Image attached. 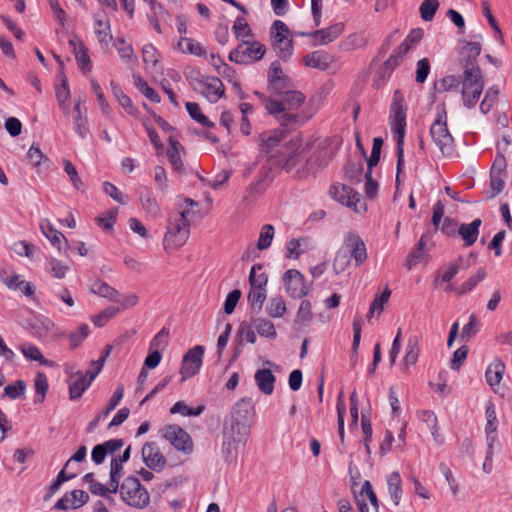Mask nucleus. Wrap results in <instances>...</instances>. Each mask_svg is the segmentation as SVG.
<instances>
[{"label": "nucleus", "instance_id": "1", "mask_svg": "<svg viewBox=\"0 0 512 512\" xmlns=\"http://www.w3.org/2000/svg\"><path fill=\"white\" fill-rule=\"evenodd\" d=\"M250 431L249 403L241 399L235 404L223 426L222 455L226 462H236L239 449L246 445Z\"/></svg>", "mask_w": 512, "mask_h": 512}, {"label": "nucleus", "instance_id": "2", "mask_svg": "<svg viewBox=\"0 0 512 512\" xmlns=\"http://www.w3.org/2000/svg\"><path fill=\"white\" fill-rule=\"evenodd\" d=\"M255 94L259 97L267 112L271 115H274L279 124L282 126H301L304 125L306 121L312 116L311 112H307L305 110L301 111L300 113L293 112L294 110H297L301 107L305 99L303 94L299 91L286 92L282 102L269 99L257 91Z\"/></svg>", "mask_w": 512, "mask_h": 512}, {"label": "nucleus", "instance_id": "3", "mask_svg": "<svg viewBox=\"0 0 512 512\" xmlns=\"http://www.w3.org/2000/svg\"><path fill=\"white\" fill-rule=\"evenodd\" d=\"M461 86L463 105L467 108L475 107L484 89V80L480 69L478 67L465 69Z\"/></svg>", "mask_w": 512, "mask_h": 512}, {"label": "nucleus", "instance_id": "4", "mask_svg": "<svg viewBox=\"0 0 512 512\" xmlns=\"http://www.w3.org/2000/svg\"><path fill=\"white\" fill-rule=\"evenodd\" d=\"M118 489L121 499L131 507L143 509L149 504V493L136 477L129 476L125 478Z\"/></svg>", "mask_w": 512, "mask_h": 512}, {"label": "nucleus", "instance_id": "5", "mask_svg": "<svg viewBox=\"0 0 512 512\" xmlns=\"http://www.w3.org/2000/svg\"><path fill=\"white\" fill-rule=\"evenodd\" d=\"M190 235V225L170 218L163 239V247L167 252H173L182 247Z\"/></svg>", "mask_w": 512, "mask_h": 512}, {"label": "nucleus", "instance_id": "6", "mask_svg": "<svg viewBox=\"0 0 512 512\" xmlns=\"http://www.w3.org/2000/svg\"><path fill=\"white\" fill-rule=\"evenodd\" d=\"M271 38L278 57L288 59L293 53V41L290 38L289 28L283 21H274L271 27Z\"/></svg>", "mask_w": 512, "mask_h": 512}, {"label": "nucleus", "instance_id": "7", "mask_svg": "<svg viewBox=\"0 0 512 512\" xmlns=\"http://www.w3.org/2000/svg\"><path fill=\"white\" fill-rule=\"evenodd\" d=\"M331 197L342 205L351 208L356 213H363L367 210L366 203L361 199L359 193L343 184H334L330 188Z\"/></svg>", "mask_w": 512, "mask_h": 512}, {"label": "nucleus", "instance_id": "8", "mask_svg": "<svg viewBox=\"0 0 512 512\" xmlns=\"http://www.w3.org/2000/svg\"><path fill=\"white\" fill-rule=\"evenodd\" d=\"M92 371H86L83 374L79 370H75L72 365L65 366V373L69 377V397L71 400L80 398L83 393L90 387L95 378L91 377Z\"/></svg>", "mask_w": 512, "mask_h": 512}, {"label": "nucleus", "instance_id": "9", "mask_svg": "<svg viewBox=\"0 0 512 512\" xmlns=\"http://www.w3.org/2000/svg\"><path fill=\"white\" fill-rule=\"evenodd\" d=\"M28 329L33 337L40 341L57 338L62 335L55 323L48 317L38 314L28 323Z\"/></svg>", "mask_w": 512, "mask_h": 512}, {"label": "nucleus", "instance_id": "10", "mask_svg": "<svg viewBox=\"0 0 512 512\" xmlns=\"http://www.w3.org/2000/svg\"><path fill=\"white\" fill-rule=\"evenodd\" d=\"M283 284L285 291L292 298H302L310 291V284L305 281L303 274L296 269H289L284 273Z\"/></svg>", "mask_w": 512, "mask_h": 512}, {"label": "nucleus", "instance_id": "11", "mask_svg": "<svg viewBox=\"0 0 512 512\" xmlns=\"http://www.w3.org/2000/svg\"><path fill=\"white\" fill-rule=\"evenodd\" d=\"M203 355L204 347L200 345L191 348L184 355L180 368L182 382L199 373L203 363Z\"/></svg>", "mask_w": 512, "mask_h": 512}, {"label": "nucleus", "instance_id": "12", "mask_svg": "<svg viewBox=\"0 0 512 512\" xmlns=\"http://www.w3.org/2000/svg\"><path fill=\"white\" fill-rule=\"evenodd\" d=\"M342 249L354 259L355 265L360 266L367 260V249L363 239L355 232L344 235Z\"/></svg>", "mask_w": 512, "mask_h": 512}, {"label": "nucleus", "instance_id": "13", "mask_svg": "<svg viewBox=\"0 0 512 512\" xmlns=\"http://www.w3.org/2000/svg\"><path fill=\"white\" fill-rule=\"evenodd\" d=\"M163 437L179 451L189 454L193 450V441L190 435L178 425L164 427Z\"/></svg>", "mask_w": 512, "mask_h": 512}, {"label": "nucleus", "instance_id": "14", "mask_svg": "<svg viewBox=\"0 0 512 512\" xmlns=\"http://www.w3.org/2000/svg\"><path fill=\"white\" fill-rule=\"evenodd\" d=\"M444 213L445 206L438 200L433 207L432 224L435 231L440 230L444 235L454 237L458 233V222L450 217L443 218Z\"/></svg>", "mask_w": 512, "mask_h": 512}, {"label": "nucleus", "instance_id": "15", "mask_svg": "<svg viewBox=\"0 0 512 512\" xmlns=\"http://www.w3.org/2000/svg\"><path fill=\"white\" fill-rule=\"evenodd\" d=\"M397 66L398 62L395 60V55H391L381 64L373 61L368 68V71L373 73L372 87L375 89L382 88Z\"/></svg>", "mask_w": 512, "mask_h": 512}, {"label": "nucleus", "instance_id": "16", "mask_svg": "<svg viewBox=\"0 0 512 512\" xmlns=\"http://www.w3.org/2000/svg\"><path fill=\"white\" fill-rule=\"evenodd\" d=\"M138 200L145 216L148 219L155 220L162 215V208L154 192L150 187L142 186L139 188Z\"/></svg>", "mask_w": 512, "mask_h": 512}, {"label": "nucleus", "instance_id": "17", "mask_svg": "<svg viewBox=\"0 0 512 512\" xmlns=\"http://www.w3.org/2000/svg\"><path fill=\"white\" fill-rule=\"evenodd\" d=\"M265 54V47L257 41H244L229 55L230 60L243 61L244 59L250 61H258Z\"/></svg>", "mask_w": 512, "mask_h": 512}, {"label": "nucleus", "instance_id": "18", "mask_svg": "<svg viewBox=\"0 0 512 512\" xmlns=\"http://www.w3.org/2000/svg\"><path fill=\"white\" fill-rule=\"evenodd\" d=\"M406 110L404 94L400 90H396L390 106L389 122L391 128H405Z\"/></svg>", "mask_w": 512, "mask_h": 512}, {"label": "nucleus", "instance_id": "19", "mask_svg": "<svg viewBox=\"0 0 512 512\" xmlns=\"http://www.w3.org/2000/svg\"><path fill=\"white\" fill-rule=\"evenodd\" d=\"M197 90L211 103L217 102L224 94V86L217 77H206L198 82Z\"/></svg>", "mask_w": 512, "mask_h": 512}, {"label": "nucleus", "instance_id": "20", "mask_svg": "<svg viewBox=\"0 0 512 512\" xmlns=\"http://www.w3.org/2000/svg\"><path fill=\"white\" fill-rule=\"evenodd\" d=\"M141 454L142 460L148 468L154 471H161L164 468L166 460L155 443L144 444Z\"/></svg>", "mask_w": 512, "mask_h": 512}, {"label": "nucleus", "instance_id": "21", "mask_svg": "<svg viewBox=\"0 0 512 512\" xmlns=\"http://www.w3.org/2000/svg\"><path fill=\"white\" fill-rule=\"evenodd\" d=\"M89 500V495L84 490H73L60 498L55 507L60 510L77 509L85 505Z\"/></svg>", "mask_w": 512, "mask_h": 512}, {"label": "nucleus", "instance_id": "22", "mask_svg": "<svg viewBox=\"0 0 512 512\" xmlns=\"http://www.w3.org/2000/svg\"><path fill=\"white\" fill-rule=\"evenodd\" d=\"M315 248V243L310 237L293 238L286 244V257L298 259L302 254L308 253Z\"/></svg>", "mask_w": 512, "mask_h": 512}, {"label": "nucleus", "instance_id": "23", "mask_svg": "<svg viewBox=\"0 0 512 512\" xmlns=\"http://www.w3.org/2000/svg\"><path fill=\"white\" fill-rule=\"evenodd\" d=\"M335 57L325 51H314L303 58V64L307 67L325 71L333 66Z\"/></svg>", "mask_w": 512, "mask_h": 512}, {"label": "nucleus", "instance_id": "24", "mask_svg": "<svg viewBox=\"0 0 512 512\" xmlns=\"http://www.w3.org/2000/svg\"><path fill=\"white\" fill-rule=\"evenodd\" d=\"M344 31L343 23H336L325 29H319L309 34L316 45H326L337 39Z\"/></svg>", "mask_w": 512, "mask_h": 512}, {"label": "nucleus", "instance_id": "25", "mask_svg": "<svg viewBox=\"0 0 512 512\" xmlns=\"http://www.w3.org/2000/svg\"><path fill=\"white\" fill-rule=\"evenodd\" d=\"M435 144L439 147L442 154L451 156L454 153V139L450 130H429Z\"/></svg>", "mask_w": 512, "mask_h": 512}, {"label": "nucleus", "instance_id": "26", "mask_svg": "<svg viewBox=\"0 0 512 512\" xmlns=\"http://www.w3.org/2000/svg\"><path fill=\"white\" fill-rule=\"evenodd\" d=\"M268 79L270 88L276 92L280 93L283 88H285L289 82L287 76L284 75L283 70L278 62H272L268 71Z\"/></svg>", "mask_w": 512, "mask_h": 512}, {"label": "nucleus", "instance_id": "27", "mask_svg": "<svg viewBox=\"0 0 512 512\" xmlns=\"http://www.w3.org/2000/svg\"><path fill=\"white\" fill-rule=\"evenodd\" d=\"M68 44L73 51L80 69L90 70V58L84 43L77 36H73L71 39H69Z\"/></svg>", "mask_w": 512, "mask_h": 512}, {"label": "nucleus", "instance_id": "28", "mask_svg": "<svg viewBox=\"0 0 512 512\" xmlns=\"http://www.w3.org/2000/svg\"><path fill=\"white\" fill-rule=\"evenodd\" d=\"M198 206V203L190 198H185L177 204V211L170 218L175 219L179 222H184L190 225L191 219L195 215L194 208Z\"/></svg>", "mask_w": 512, "mask_h": 512}, {"label": "nucleus", "instance_id": "29", "mask_svg": "<svg viewBox=\"0 0 512 512\" xmlns=\"http://www.w3.org/2000/svg\"><path fill=\"white\" fill-rule=\"evenodd\" d=\"M40 230L49 242L58 250H61L62 245L66 243L64 235L52 225L50 220L42 219L40 221Z\"/></svg>", "mask_w": 512, "mask_h": 512}, {"label": "nucleus", "instance_id": "30", "mask_svg": "<svg viewBox=\"0 0 512 512\" xmlns=\"http://www.w3.org/2000/svg\"><path fill=\"white\" fill-rule=\"evenodd\" d=\"M505 372V364L500 359H495L486 369L485 377L487 383L494 388L498 386Z\"/></svg>", "mask_w": 512, "mask_h": 512}, {"label": "nucleus", "instance_id": "31", "mask_svg": "<svg viewBox=\"0 0 512 512\" xmlns=\"http://www.w3.org/2000/svg\"><path fill=\"white\" fill-rule=\"evenodd\" d=\"M255 381L261 392L270 395L274 391L275 376L269 369H260L255 373Z\"/></svg>", "mask_w": 512, "mask_h": 512}, {"label": "nucleus", "instance_id": "32", "mask_svg": "<svg viewBox=\"0 0 512 512\" xmlns=\"http://www.w3.org/2000/svg\"><path fill=\"white\" fill-rule=\"evenodd\" d=\"M481 219L477 218L469 224H462L458 229V234L462 237L467 246L473 245L479 234Z\"/></svg>", "mask_w": 512, "mask_h": 512}, {"label": "nucleus", "instance_id": "33", "mask_svg": "<svg viewBox=\"0 0 512 512\" xmlns=\"http://www.w3.org/2000/svg\"><path fill=\"white\" fill-rule=\"evenodd\" d=\"M184 152L183 146L173 139L172 137H169V148L167 150V156L169 158V161L172 165V167L177 170L181 171L183 169V162H182V153Z\"/></svg>", "mask_w": 512, "mask_h": 512}, {"label": "nucleus", "instance_id": "34", "mask_svg": "<svg viewBox=\"0 0 512 512\" xmlns=\"http://www.w3.org/2000/svg\"><path fill=\"white\" fill-rule=\"evenodd\" d=\"M461 258L441 266L437 271L436 282H451L460 270Z\"/></svg>", "mask_w": 512, "mask_h": 512}, {"label": "nucleus", "instance_id": "35", "mask_svg": "<svg viewBox=\"0 0 512 512\" xmlns=\"http://www.w3.org/2000/svg\"><path fill=\"white\" fill-rule=\"evenodd\" d=\"M19 350L24 355V357L30 361H36V362H39L40 364L46 365V366L53 365V363L51 361L44 358L40 349L32 343H28V342L22 343L19 346Z\"/></svg>", "mask_w": 512, "mask_h": 512}, {"label": "nucleus", "instance_id": "36", "mask_svg": "<svg viewBox=\"0 0 512 512\" xmlns=\"http://www.w3.org/2000/svg\"><path fill=\"white\" fill-rule=\"evenodd\" d=\"M419 417L421 419L420 429L427 430L431 433L435 441L441 442L442 439H440V435L438 434L437 430L436 415L430 411H423Z\"/></svg>", "mask_w": 512, "mask_h": 512}, {"label": "nucleus", "instance_id": "37", "mask_svg": "<svg viewBox=\"0 0 512 512\" xmlns=\"http://www.w3.org/2000/svg\"><path fill=\"white\" fill-rule=\"evenodd\" d=\"M474 40L465 41L461 47L462 54L467 57L468 60H475L482 50V35H474Z\"/></svg>", "mask_w": 512, "mask_h": 512}, {"label": "nucleus", "instance_id": "38", "mask_svg": "<svg viewBox=\"0 0 512 512\" xmlns=\"http://www.w3.org/2000/svg\"><path fill=\"white\" fill-rule=\"evenodd\" d=\"M257 334L268 339H275L277 332L274 324L267 318H256L252 322Z\"/></svg>", "mask_w": 512, "mask_h": 512}, {"label": "nucleus", "instance_id": "39", "mask_svg": "<svg viewBox=\"0 0 512 512\" xmlns=\"http://www.w3.org/2000/svg\"><path fill=\"white\" fill-rule=\"evenodd\" d=\"M487 276L484 268H479L475 274L464 281L459 288H457L458 295H466L470 293L480 282H482Z\"/></svg>", "mask_w": 512, "mask_h": 512}, {"label": "nucleus", "instance_id": "40", "mask_svg": "<svg viewBox=\"0 0 512 512\" xmlns=\"http://www.w3.org/2000/svg\"><path fill=\"white\" fill-rule=\"evenodd\" d=\"M177 47L182 53L195 56H203L205 54V49L202 45L192 38L181 37L177 43Z\"/></svg>", "mask_w": 512, "mask_h": 512}, {"label": "nucleus", "instance_id": "41", "mask_svg": "<svg viewBox=\"0 0 512 512\" xmlns=\"http://www.w3.org/2000/svg\"><path fill=\"white\" fill-rule=\"evenodd\" d=\"M388 492L395 505H398L402 497L401 478L399 473L392 472L387 478Z\"/></svg>", "mask_w": 512, "mask_h": 512}, {"label": "nucleus", "instance_id": "42", "mask_svg": "<svg viewBox=\"0 0 512 512\" xmlns=\"http://www.w3.org/2000/svg\"><path fill=\"white\" fill-rule=\"evenodd\" d=\"M90 291L111 301H115L118 297V291L101 280L94 281L90 286Z\"/></svg>", "mask_w": 512, "mask_h": 512}, {"label": "nucleus", "instance_id": "43", "mask_svg": "<svg viewBox=\"0 0 512 512\" xmlns=\"http://www.w3.org/2000/svg\"><path fill=\"white\" fill-rule=\"evenodd\" d=\"M286 311V304L281 296H275L270 298L266 305V313L271 318L283 317Z\"/></svg>", "mask_w": 512, "mask_h": 512}, {"label": "nucleus", "instance_id": "44", "mask_svg": "<svg viewBox=\"0 0 512 512\" xmlns=\"http://www.w3.org/2000/svg\"><path fill=\"white\" fill-rule=\"evenodd\" d=\"M83 482L88 485V489L90 492L94 495L99 496H107L108 494H112L113 492L110 491L111 484L108 483L107 485H103L97 481L94 480V474L93 473H87L83 476Z\"/></svg>", "mask_w": 512, "mask_h": 512}, {"label": "nucleus", "instance_id": "45", "mask_svg": "<svg viewBox=\"0 0 512 512\" xmlns=\"http://www.w3.org/2000/svg\"><path fill=\"white\" fill-rule=\"evenodd\" d=\"M204 409V405H199L197 407H189L184 401H178L170 408V413L180 414L185 417H196L202 414Z\"/></svg>", "mask_w": 512, "mask_h": 512}, {"label": "nucleus", "instance_id": "46", "mask_svg": "<svg viewBox=\"0 0 512 512\" xmlns=\"http://www.w3.org/2000/svg\"><path fill=\"white\" fill-rule=\"evenodd\" d=\"M123 462H121L120 459H117L116 457H113L111 459L110 463V480L109 483L111 484V492H117L119 488V481L123 475Z\"/></svg>", "mask_w": 512, "mask_h": 512}, {"label": "nucleus", "instance_id": "47", "mask_svg": "<svg viewBox=\"0 0 512 512\" xmlns=\"http://www.w3.org/2000/svg\"><path fill=\"white\" fill-rule=\"evenodd\" d=\"M351 256L347 254L344 249L339 248L335 254L332 268L335 274L344 273L351 264Z\"/></svg>", "mask_w": 512, "mask_h": 512}, {"label": "nucleus", "instance_id": "48", "mask_svg": "<svg viewBox=\"0 0 512 512\" xmlns=\"http://www.w3.org/2000/svg\"><path fill=\"white\" fill-rule=\"evenodd\" d=\"M275 236V228L271 224H265L261 227L258 241H257V248L259 250H266L268 249Z\"/></svg>", "mask_w": 512, "mask_h": 512}, {"label": "nucleus", "instance_id": "49", "mask_svg": "<svg viewBox=\"0 0 512 512\" xmlns=\"http://www.w3.org/2000/svg\"><path fill=\"white\" fill-rule=\"evenodd\" d=\"M261 265H254L251 268L249 275L250 288L266 289L268 277L264 272H261Z\"/></svg>", "mask_w": 512, "mask_h": 512}, {"label": "nucleus", "instance_id": "50", "mask_svg": "<svg viewBox=\"0 0 512 512\" xmlns=\"http://www.w3.org/2000/svg\"><path fill=\"white\" fill-rule=\"evenodd\" d=\"M485 417V433H497L498 420L495 404L492 401H488L485 405Z\"/></svg>", "mask_w": 512, "mask_h": 512}, {"label": "nucleus", "instance_id": "51", "mask_svg": "<svg viewBox=\"0 0 512 512\" xmlns=\"http://www.w3.org/2000/svg\"><path fill=\"white\" fill-rule=\"evenodd\" d=\"M95 34L101 44L107 46L112 39L108 20L96 19Z\"/></svg>", "mask_w": 512, "mask_h": 512}, {"label": "nucleus", "instance_id": "52", "mask_svg": "<svg viewBox=\"0 0 512 512\" xmlns=\"http://www.w3.org/2000/svg\"><path fill=\"white\" fill-rule=\"evenodd\" d=\"M217 60L220 62V65L218 67V73L224 78H226L229 82H231L233 87L236 89L237 93L240 95V97H243V92L240 88L238 80L236 79V73L234 69L226 63H223L220 60V58H217Z\"/></svg>", "mask_w": 512, "mask_h": 512}, {"label": "nucleus", "instance_id": "53", "mask_svg": "<svg viewBox=\"0 0 512 512\" xmlns=\"http://www.w3.org/2000/svg\"><path fill=\"white\" fill-rule=\"evenodd\" d=\"M499 89L492 86L485 92L484 98L480 103V110L483 114H487L494 107L498 100Z\"/></svg>", "mask_w": 512, "mask_h": 512}, {"label": "nucleus", "instance_id": "54", "mask_svg": "<svg viewBox=\"0 0 512 512\" xmlns=\"http://www.w3.org/2000/svg\"><path fill=\"white\" fill-rule=\"evenodd\" d=\"M45 270L54 278L62 279L65 277L68 266L55 258L49 259L45 264Z\"/></svg>", "mask_w": 512, "mask_h": 512}, {"label": "nucleus", "instance_id": "55", "mask_svg": "<svg viewBox=\"0 0 512 512\" xmlns=\"http://www.w3.org/2000/svg\"><path fill=\"white\" fill-rule=\"evenodd\" d=\"M390 295L391 291L388 288H385L381 294L375 296L369 308V313L367 315L368 319H370V317H372L375 312L380 314L383 311Z\"/></svg>", "mask_w": 512, "mask_h": 512}, {"label": "nucleus", "instance_id": "56", "mask_svg": "<svg viewBox=\"0 0 512 512\" xmlns=\"http://www.w3.org/2000/svg\"><path fill=\"white\" fill-rule=\"evenodd\" d=\"M285 130H268L264 131L261 136V142L268 149L278 145V143L285 137Z\"/></svg>", "mask_w": 512, "mask_h": 512}, {"label": "nucleus", "instance_id": "57", "mask_svg": "<svg viewBox=\"0 0 512 512\" xmlns=\"http://www.w3.org/2000/svg\"><path fill=\"white\" fill-rule=\"evenodd\" d=\"M62 163H63L64 171L68 175L74 188H76L77 190L83 191L84 183L81 180V178L79 177L76 167L68 159H64Z\"/></svg>", "mask_w": 512, "mask_h": 512}, {"label": "nucleus", "instance_id": "58", "mask_svg": "<svg viewBox=\"0 0 512 512\" xmlns=\"http://www.w3.org/2000/svg\"><path fill=\"white\" fill-rule=\"evenodd\" d=\"M266 296V289L250 288L248 300L253 311L259 312L262 309Z\"/></svg>", "mask_w": 512, "mask_h": 512}, {"label": "nucleus", "instance_id": "59", "mask_svg": "<svg viewBox=\"0 0 512 512\" xmlns=\"http://www.w3.org/2000/svg\"><path fill=\"white\" fill-rule=\"evenodd\" d=\"M48 380L44 373H38L36 375L35 381H34V388L36 392V403H41L44 401L47 390H48Z\"/></svg>", "mask_w": 512, "mask_h": 512}, {"label": "nucleus", "instance_id": "60", "mask_svg": "<svg viewBox=\"0 0 512 512\" xmlns=\"http://www.w3.org/2000/svg\"><path fill=\"white\" fill-rule=\"evenodd\" d=\"M89 333L90 327L87 324H81L75 331L71 332L69 336L71 349L77 348L87 338Z\"/></svg>", "mask_w": 512, "mask_h": 512}, {"label": "nucleus", "instance_id": "61", "mask_svg": "<svg viewBox=\"0 0 512 512\" xmlns=\"http://www.w3.org/2000/svg\"><path fill=\"white\" fill-rule=\"evenodd\" d=\"M153 179L156 185V189L160 193H165L168 190V177L165 169L158 165L154 168Z\"/></svg>", "mask_w": 512, "mask_h": 512}, {"label": "nucleus", "instance_id": "62", "mask_svg": "<svg viewBox=\"0 0 512 512\" xmlns=\"http://www.w3.org/2000/svg\"><path fill=\"white\" fill-rule=\"evenodd\" d=\"M439 8V0H424L420 6L421 18L424 21H431Z\"/></svg>", "mask_w": 512, "mask_h": 512}, {"label": "nucleus", "instance_id": "63", "mask_svg": "<svg viewBox=\"0 0 512 512\" xmlns=\"http://www.w3.org/2000/svg\"><path fill=\"white\" fill-rule=\"evenodd\" d=\"M366 38L361 33H353L345 38L342 46L345 50H355L364 47Z\"/></svg>", "mask_w": 512, "mask_h": 512}, {"label": "nucleus", "instance_id": "64", "mask_svg": "<svg viewBox=\"0 0 512 512\" xmlns=\"http://www.w3.org/2000/svg\"><path fill=\"white\" fill-rule=\"evenodd\" d=\"M346 176L353 182H361L364 179V166L363 163H349L345 168Z\"/></svg>", "mask_w": 512, "mask_h": 512}]
</instances>
